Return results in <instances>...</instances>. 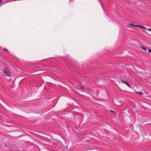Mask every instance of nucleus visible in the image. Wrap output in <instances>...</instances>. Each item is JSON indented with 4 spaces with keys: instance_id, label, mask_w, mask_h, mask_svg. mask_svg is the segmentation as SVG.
<instances>
[{
    "instance_id": "nucleus-12",
    "label": "nucleus",
    "mask_w": 151,
    "mask_h": 151,
    "mask_svg": "<svg viewBox=\"0 0 151 151\" xmlns=\"http://www.w3.org/2000/svg\"><path fill=\"white\" fill-rule=\"evenodd\" d=\"M3 49L6 51H8V50L5 48H4Z\"/></svg>"
},
{
    "instance_id": "nucleus-1",
    "label": "nucleus",
    "mask_w": 151,
    "mask_h": 151,
    "mask_svg": "<svg viewBox=\"0 0 151 151\" xmlns=\"http://www.w3.org/2000/svg\"><path fill=\"white\" fill-rule=\"evenodd\" d=\"M106 16L105 17L110 21H111L115 20V18L114 17H112L111 14L108 13H105Z\"/></svg>"
},
{
    "instance_id": "nucleus-9",
    "label": "nucleus",
    "mask_w": 151,
    "mask_h": 151,
    "mask_svg": "<svg viewBox=\"0 0 151 151\" xmlns=\"http://www.w3.org/2000/svg\"><path fill=\"white\" fill-rule=\"evenodd\" d=\"M136 93H137V94H138L139 95H142V94H143V93H142V92H141V91H139L138 92H136Z\"/></svg>"
},
{
    "instance_id": "nucleus-8",
    "label": "nucleus",
    "mask_w": 151,
    "mask_h": 151,
    "mask_svg": "<svg viewBox=\"0 0 151 151\" xmlns=\"http://www.w3.org/2000/svg\"><path fill=\"white\" fill-rule=\"evenodd\" d=\"M138 27H139L141 28H142L143 29H146V27L144 26H141L140 25H138Z\"/></svg>"
},
{
    "instance_id": "nucleus-7",
    "label": "nucleus",
    "mask_w": 151,
    "mask_h": 151,
    "mask_svg": "<svg viewBox=\"0 0 151 151\" xmlns=\"http://www.w3.org/2000/svg\"><path fill=\"white\" fill-rule=\"evenodd\" d=\"M79 87V88H81V89H82V90H85V89L84 88V87H83V86H81V85H79L78 86Z\"/></svg>"
},
{
    "instance_id": "nucleus-2",
    "label": "nucleus",
    "mask_w": 151,
    "mask_h": 151,
    "mask_svg": "<svg viewBox=\"0 0 151 151\" xmlns=\"http://www.w3.org/2000/svg\"><path fill=\"white\" fill-rule=\"evenodd\" d=\"M4 72L5 73V75L6 76H10V75L9 74L8 70L6 68H5L4 69Z\"/></svg>"
},
{
    "instance_id": "nucleus-5",
    "label": "nucleus",
    "mask_w": 151,
    "mask_h": 151,
    "mask_svg": "<svg viewBox=\"0 0 151 151\" xmlns=\"http://www.w3.org/2000/svg\"><path fill=\"white\" fill-rule=\"evenodd\" d=\"M129 25H131L132 26L134 27H138V25H136L135 24H132V23H129Z\"/></svg>"
},
{
    "instance_id": "nucleus-15",
    "label": "nucleus",
    "mask_w": 151,
    "mask_h": 151,
    "mask_svg": "<svg viewBox=\"0 0 151 151\" xmlns=\"http://www.w3.org/2000/svg\"><path fill=\"white\" fill-rule=\"evenodd\" d=\"M110 111L111 112H114V111H112V110H110Z\"/></svg>"
},
{
    "instance_id": "nucleus-14",
    "label": "nucleus",
    "mask_w": 151,
    "mask_h": 151,
    "mask_svg": "<svg viewBox=\"0 0 151 151\" xmlns=\"http://www.w3.org/2000/svg\"><path fill=\"white\" fill-rule=\"evenodd\" d=\"M68 56H65V58H68Z\"/></svg>"
},
{
    "instance_id": "nucleus-6",
    "label": "nucleus",
    "mask_w": 151,
    "mask_h": 151,
    "mask_svg": "<svg viewBox=\"0 0 151 151\" xmlns=\"http://www.w3.org/2000/svg\"><path fill=\"white\" fill-rule=\"evenodd\" d=\"M140 47L141 49L144 50L145 51H146L147 50V49L146 48L142 46H140Z\"/></svg>"
},
{
    "instance_id": "nucleus-17",
    "label": "nucleus",
    "mask_w": 151,
    "mask_h": 151,
    "mask_svg": "<svg viewBox=\"0 0 151 151\" xmlns=\"http://www.w3.org/2000/svg\"><path fill=\"white\" fill-rule=\"evenodd\" d=\"M72 0H70V1H69V2H70Z\"/></svg>"
},
{
    "instance_id": "nucleus-16",
    "label": "nucleus",
    "mask_w": 151,
    "mask_h": 151,
    "mask_svg": "<svg viewBox=\"0 0 151 151\" xmlns=\"http://www.w3.org/2000/svg\"><path fill=\"white\" fill-rule=\"evenodd\" d=\"M1 2H2V1L0 0V3H1Z\"/></svg>"
},
{
    "instance_id": "nucleus-11",
    "label": "nucleus",
    "mask_w": 151,
    "mask_h": 151,
    "mask_svg": "<svg viewBox=\"0 0 151 151\" xmlns=\"http://www.w3.org/2000/svg\"><path fill=\"white\" fill-rule=\"evenodd\" d=\"M148 52H149L151 53V49H149L148 50Z\"/></svg>"
},
{
    "instance_id": "nucleus-3",
    "label": "nucleus",
    "mask_w": 151,
    "mask_h": 151,
    "mask_svg": "<svg viewBox=\"0 0 151 151\" xmlns=\"http://www.w3.org/2000/svg\"><path fill=\"white\" fill-rule=\"evenodd\" d=\"M121 81H122V82L123 83H124V84H126L129 87L131 88L132 87H131V86H130V85H129V84L127 82L125 81L124 80H121Z\"/></svg>"
},
{
    "instance_id": "nucleus-10",
    "label": "nucleus",
    "mask_w": 151,
    "mask_h": 151,
    "mask_svg": "<svg viewBox=\"0 0 151 151\" xmlns=\"http://www.w3.org/2000/svg\"><path fill=\"white\" fill-rule=\"evenodd\" d=\"M54 59V58H46V59H44L43 60H49V59Z\"/></svg>"
},
{
    "instance_id": "nucleus-4",
    "label": "nucleus",
    "mask_w": 151,
    "mask_h": 151,
    "mask_svg": "<svg viewBox=\"0 0 151 151\" xmlns=\"http://www.w3.org/2000/svg\"><path fill=\"white\" fill-rule=\"evenodd\" d=\"M99 1L101 4V6L103 9L104 11V7L103 6V3H104V1H105V0H98Z\"/></svg>"
},
{
    "instance_id": "nucleus-13",
    "label": "nucleus",
    "mask_w": 151,
    "mask_h": 151,
    "mask_svg": "<svg viewBox=\"0 0 151 151\" xmlns=\"http://www.w3.org/2000/svg\"><path fill=\"white\" fill-rule=\"evenodd\" d=\"M148 30L149 31H151V29L149 28L148 29Z\"/></svg>"
}]
</instances>
